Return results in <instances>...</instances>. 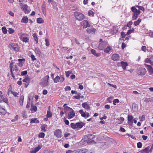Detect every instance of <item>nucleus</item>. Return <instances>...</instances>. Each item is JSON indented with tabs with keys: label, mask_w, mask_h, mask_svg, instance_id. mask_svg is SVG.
Returning a JSON list of instances; mask_svg holds the SVG:
<instances>
[{
	"label": "nucleus",
	"mask_w": 153,
	"mask_h": 153,
	"mask_svg": "<svg viewBox=\"0 0 153 153\" xmlns=\"http://www.w3.org/2000/svg\"><path fill=\"white\" fill-rule=\"evenodd\" d=\"M49 76L47 75L45 76L42 80L40 83L41 86L42 87L48 86L49 85L48 80Z\"/></svg>",
	"instance_id": "1"
},
{
	"label": "nucleus",
	"mask_w": 153,
	"mask_h": 153,
	"mask_svg": "<svg viewBox=\"0 0 153 153\" xmlns=\"http://www.w3.org/2000/svg\"><path fill=\"white\" fill-rule=\"evenodd\" d=\"M74 16L76 19L79 21H82L85 18L84 15L79 12H74Z\"/></svg>",
	"instance_id": "2"
},
{
	"label": "nucleus",
	"mask_w": 153,
	"mask_h": 153,
	"mask_svg": "<svg viewBox=\"0 0 153 153\" xmlns=\"http://www.w3.org/2000/svg\"><path fill=\"white\" fill-rule=\"evenodd\" d=\"M94 137V135L90 134H88L85 137L86 139V141L88 144H93L94 143V140H92Z\"/></svg>",
	"instance_id": "3"
},
{
	"label": "nucleus",
	"mask_w": 153,
	"mask_h": 153,
	"mask_svg": "<svg viewBox=\"0 0 153 153\" xmlns=\"http://www.w3.org/2000/svg\"><path fill=\"white\" fill-rule=\"evenodd\" d=\"M8 47L10 50L15 51H18L19 50V48L16 43H10Z\"/></svg>",
	"instance_id": "4"
},
{
	"label": "nucleus",
	"mask_w": 153,
	"mask_h": 153,
	"mask_svg": "<svg viewBox=\"0 0 153 153\" xmlns=\"http://www.w3.org/2000/svg\"><path fill=\"white\" fill-rule=\"evenodd\" d=\"M64 77L63 75H62L60 77L59 76H57L56 77L53 78V81L55 83H56L59 81L60 82H62L64 80Z\"/></svg>",
	"instance_id": "5"
},
{
	"label": "nucleus",
	"mask_w": 153,
	"mask_h": 153,
	"mask_svg": "<svg viewBox=\"0 0 153 153\" xmlns=\"http://www.w3.org/2000/svg\"><path fill=\"white\" fill-rule=\"evenodd\" d=\"M20 6L21 7V9L25 13H29V10L27 9L28 6L27 5L25 4L21 3L20 4Z\"/></svg>",
	"instance_id": "6"
},
{
	"label": "nucleus",
	"mask_w": 153,
	"mask_h": 153,
	"mask_svg": "<svg viewBox=\"0 0 153 153\" xmlns=\"http://www.w3.org/2000/svg\"><path fill=\"white\" fill-rule=\"evenodd\" d=\"M54 135L58 138H61L62 136V134L61 130L59 129H57L56 130L54 131Z\"/></svg>",
	"instance_id": "7"
},
{
	"label": "nucleus",
	"mask_w": 153,
	"mask_h": 153,
	"mask_svg": "<svg viewBox=\"0 0 153 153\" xmlns=\"http://www.w3.org/2000/svg\"><path fill=\"white\" fill-rule=\"evenodd\" d=\"M107 44L106 41H104L99 44L98 47L99 49L102 50L106 46Z\"/></svg>",
	"instance_id": "8"
},
{
	"label": "nucleus",
	"mask_w": 153,
	"mask_h": 153,
	"mask_svg": "<svg viewBox=\"0 0 153 153\" xmlns=\"http://www.w3.org/2000/svg\"><path fill=\"white\" fill-rule=\"evenodd\" d=\"M79 111L81 116L85 118H86L90 116V115L88 113L86 112H84L82 110H80Z\"/></svg>",
	"instance_id": "9"
},
{
	"label": "nucleus",
	"mask_w": 153,
	"mask_h": 153,
	"mask_svg": "<svg viewBox=\"0 0 153 153\" xmlns=\"http://www.w3.org/2000/svg\"><path fill=\"white\" fill-rule=\"evenodd\" d=\"M146 72V69L144 68H139L137 71V74L141 75H144Z\"/></svg>",
	"instance_id": "10"
},
{
	"label": "nucleus",
	"mask_w": 153,
	"mask_h": 153,
	"mask_svg": "<svg viewBox=\"0 0 153 153\" xmlns=\"http://www.w3.org/2000/svg\"><path fill=\"white\" fill-rule=\"evenodd\" d=\"M81 24L83 26V28H86L87 27H89L90 26V25L89 24L88 21L87 20H84L81 22Z\"/></svg>",
	"instance_id": "11"
},
{
	"label": "nucleus",
	"mask_w": 153,
	"mask_h": 153,
	"mask_svg": "<svg viewBox=\"0 0 153 153\" xmlns=\"http://www.w3.org/2000/svg\"><path fill=\"white\" fill-rule=\"evenodd\" d=\"M30 80V78L28 77H26L22 81L23 82H25V87L27 88V87L29 84Z\"/></svg>",
	"instance_id": "12"
},
{
	"label": "nucleus",
	"mask_w": 153,
	"mask_h": 153,
	"mask_svg": "<svg viewBox=\"0 0 153 153\" xmlns=\"http://www.w3.org/2000/svg\"><path fill=\"white\" fill-rule=\"evenodd\" d=\"M112 59L115 61H117L120 59V56L118 54H113L111 57Z\"/></svg>",
	"instance_id": "13"
},
{
	"label": "nucleus",
	"mask_w": 153,
	"mask_h": 153,
	"mask_svg": "<svg viewBox=\"0 0 153 153\" xmlns=\"http://www.w3.org/2000/svg\"><path fill=\"white\" fill-rule=\"evenodd\" d=\"M48 2L49 3H51L53 9H57L56 3L53 0H48Z\"/></svg>",
	"instance_id": "14"
},
{
	"label": "nucleus",
	"mask_w": 153,
	"mask_h": 153,
	"mask_svg": "<svg viewBox=\"0 0 153 153\" xmlns=\"http://www.w3.org/2000/svg\"><path fill=\"white\" fill-rule=\"evenodd\" d=\"M95 29L93 28H88L87 29V32L89 34H92L95 33Z\"/></svg>",
	"instance_id": "15"
},
{
	"label": "nucleus",
	"mask_w": 153,
	"mask_h": 153,
	"mask_svg": "<svg viewBox=\"0 0 153 153\" xmlns=\"http://www.w3.org/2000/svg\"><path fill=\"white\" fill-rule=\"evenodd\" d=\"M133 117L132 115H128V124L130 125H132L133 123Z\"/></svg>",
	"instance_id": "16"
},
{
	"label": "nucleus",
	"mask_w": 153,
	"mask_h": 153,
	"mask_svg": "<svg viewBox=\"0 0 153 153\" xmlns=\"http://www.w3.org/2000/svg\"><path fill=\"white\" fill-rule=\"evenodd\" d=\"M131 10L133 12V13L140 14V11L139 10H137L135 7H132L131 8Z\"/></svg>",
	"instance_id": "17"
},
{
	"label": "nucleus",
	"mask_w": 153,
	"mask_h": 153,
	"mask_svg": "<svg viewBox=\"0 0 153 153\" xmlns=\"http://www.w3.org/2000/svg\"><path fill=\"white\" fill-rule=\"evenodd\" d=\"M70 111L68 114V117L69 119L73 118L75 116V113L74 111L72 110Z\"/></svg>",
	"instance_id": "18"
},
{
	"label": "nucleus",
	"mask_w": 153,
	"mask_h": 153,
	"mask_svg": "<svg viewBox=\"0 0 153 153\" xmlns=\"http://www.w3.org/2000/svg\"><path fill=\"white\" fill-rule=\"evenodd\" d=\"M85 124V123H83L81 122H79L76 123V125L77 127L78 128H81Z\"/></svg>",
	"instance_id": "19"
},
{
	"label": "nucleus",
	"mask_w": 153,
	"mask_h": 153,
	"mask_svg": "<svg viewBox=\"0 0 153 153\" xmlns=\"http://www.w3.org/2000/svg\"><path fill=\"white\" fill-rule=\"evenodd\" d=\"M28 18L27 16H23L21 20V22L22 23H27L28 22Z\"/></svg>",
	"instance_id": "20"
},
{
	"label": "nucleus",
	"mask_w": 153,
	"mask_h": 153,
	"mask_svg": "<svg viewBox=\"0 0 153 153\" xmlns=\"http://www.w3.org/2000/svg\"><path fill=\"white\" fill-rule=\"evenodd\" d=\"M14 73L17 75L19 74V71L17 68V65H15L13 69Z\"/></svg>",
	"instance_id": "21"
},
{
	"label": "nucleus",
	"mask_w": 153,
	"mask_h": 153,
	"mask_svg": "<svg viewBox=\"0 0 153 153\" xmlns=\"http://www.w3.org/2000/svg\"><path fill=\"white\" fill-rule=\"evenodd\" d=\"M78 153H85L88 152V150L86 149H81L77 150Z\"/></svg>",
	"instance_id": "22"
},
{
	"label": "nucleus",
	"mask_w": 153,
	"mask_h": 153,
	"mask_svg": "<svg viewBox=\"0 0 153 153\" xmlns=\"http://www.w3.org/2000/svg\"><path fill=\"white\" fill-rule=\"evenodd\" d=\"M82 106L85 109L87 110L90 109V106L87 102H84L82 103Z\"/></svg>",
	"instance_id": "23"
},
{
	"label": "nucleus",
	"mask_w": 153,
	"mask_h": 153,
	"mask_svg": "<svg viewBox=\"0 0 153 153\" xmlns=\"http://www.w3.org/2000/svg\"><path fill=\"white\" fill-rule=\"evenodd\" d=\"M121 64L123 69L124 70L126 68V67L128 65L127 63L126 62L122 61L121 62Z\"/></svg>",
	"instance_id": "24"
},
{
	"label": "nucleus",
	"mask_w": 153,
	"mask_h": 153,
	"mask_svg": "<svg viewBox=\"0 0 153 153\" xmlns=\"http://www.w3.org/2000/svg\"><path fill=\"white\" fill-rule=\"evenodd\" d=\"M91 53L93 54H94V55L95 56H96L97 57H99L100 55V53H96V52L95 50L94 49H91Z\"/></svg>",
	"instance_id": "25"
},
{
	"label": "nucleus",
	"mask_w": 153,
	"mask_h": 153,
	"mask_svg": "<svg viewBox=\"0 0 153 153\" xmlns=\"http://www.w3.org/2000/svg\"><path fill=\"white\" fill-rule=\"evenodd\" d=\"M35 51L36 53L39 55H40L42 54L41 51L38 48H35Z\"/></svg>",
	"instance_id": "26"
},
{
	"label": "nucleus",
	"mask_w": 153,
	"mask_h": 153,
	"mask_svg": "<svg viewBox=\"0 0 153 153\" xmlns=\"http://www.w3.org/2000/svg\"><path fill=\"white\" fill-rule=\"evenodd\" d=\"M148 67L147 69L148 71L151 74H153V69L152 67L149 65H146Z\"/></svg>",
	"instance_id": "27"
},
{
	"label": "nucleus",
	"mask_w": 153,
	"mask_h": 153,
	"mask_svg": "<svg viewBox=\"0 0 153 153\" xmlns=\"http://www.w3.org/2000/svg\"><path fill=\"white\" fill-rule=\"evenodd\" d=\"M144 101L146 103L153 101V97L151 98H146L145 99Z\"/></svg>",
	"instance_id": "28"
},
{
	"label": "nucleus",
	"mask_w": 153,
	"mask_h": 153,
	"mask_svg": "<svg viewBox=\"0 0 153 153\" xmlns=\"http://www.w3.org/2000/svg\"><path fill=\"white\" fill-rule=\"evenodd\" d=\"M24 99V96L22 95L21 96L20 100L19 101V103L20 105H22L23 103V100Z\"/></svg>",
	"instance_id": "29"
},
{
	"label": "nucleus",
	"mask_w": 153,
	"mask_h": 153,
	"mask_svg": "<svg viewBox=\"0 0 153 153\" xmlns=\"http://www.w3.org/2000/svg\"><path fill=\"white\" fill-rule=\"evenodd\" d=\"M141 21V19L140 18L138 19L137 21H134V25L135 26H137L138 25Z\"/></svg>",
	"instance_id": "30"
},
{
	"label": "nucleus",
	"mask_w": 153,
	"mask_h": 153,
	"mask_svg": "<svg viewBox=\"0 0 153 153\" xmlns=\"http://www.w3.org/2000/svg\"><path fill=\"white\" fill-rule=\"evenodd\" d=\"M149 147H147L144 149L142 151V153H149Z\"/></svg>",
	"instance_id": "31"
},
{
	"label": "nucleus",
	"mask_w": 153,
	"mask_h": 153,
	"mask_svg": "<svg viewBox=\"0 0 153 153\" xmlns=\"http://www.w3.org/2000/svg\"><path fill=\"white\" fill-rule=\"evenodd\" d=\"M30 110L31 111H36L37 110V108L36 106L33 105H31V107L30 109Z\"/></svg>",
	"instance_id": "32"
},
{
	"label": "nucleus",
	"mask_w": 153,
	"mask_h": 153,
	"mask_svg": "<svg viewBox=\"0 0 153 153\" xmlns=\"http://www.w3.org/2000/svg\"><path fill=\"white\" fill-rule=\"evenodd\" d=\"M139 14H137V13H133V16L132 18V19L134 20L136 19L137 18Z\"/></svg>",
	"instance_id": "33"
},
{
	"label": "nucleus",
	"mask_w": 153,
	"mask_h": 153,
	"mask_svg": "<svg viewBox=\"0 0 153 153\" xmlns=\"http://www.w3.org/2000/svg\"><path fill=\"white\" fill-rule=\"evenodd\" d=\"M37 22L38 23H42L44 22V20L42 18H38L37 19Z\"/></svg>",
	"instance_id": "34"
},
{
	"label": "nucleus",
	"mask_w": 153,
	"mask_h": 153,
	"mask_svg": "<svg viewBox=\"0 0 153 153\" xmlns=\"http://www.w3.org/2000/svg\"><path fill=\"white\" fill-rule=\"evenodd\" d=\"M33 36L35 40L36 41V44H37L38 43V38L37 37L36 34V33H34L33 35Z\"/></svg>",
	"instance_id": "35"
},
{
	"label": "nucleus",
	"mask_w": 153,
	"mask_h": 153,
	"mask_svg": "<svg viewBox=\"0 0 153 153\" xmlns=\"http://www.w3.org/2000/svg\"><path fill=\"white\" fill-rule=\"evenodd\" d=\"M111 48L110 46H108L104 49V51L106 53H108L111 50Z\"/></svg>",
	"instance_id": "36"
},
{
	"label": "nucleus",
	"mask_w": 153,
	"mask_h": 153,
	"mask_svg": "<svg viewBox=\"0 0 153 153\" xmlns=\"http://www.w3.org/2000/svg\"><path fill=\"white\" fill-rule=\"evenodd\" d=\"M71 128L73 129H75L76 128H77V126L76 125V123L75 124L72 123L71 124Z\"/></svg>",
	"instance_id": "37"
},
{
	"label": "nucleus",
	"mask_w": 153,
	"mask_h": 153,
	"mask_svg": "<svg viewBox=\"0 0 153 153\" xmlns=\"http://www.w3.org/2000/svg\"><path fill=\"white\" fill-rule=\"evenodd\" d=\"M42 11L44 14H45L46 13L45 5V4H43L42 5Z\"/></svg>",
	"instance_id": "38"
},
{
	"label": "nucleus",
	"mask_w": 153,
	"mask_h": 153,
	"mask_svg": "<svg viewBox=\"0 0 153 153\" xmlns=\"http://www.w3.org/2000/svg\"><path fill=\"white\" fill-rule=\"evenodd\" d=\"M30 98L28 96V100H27V103L26 106V108H30Z\"/></svg>",
	"instance_id": "39"
},
{
	"label": "nucleus",
	"mask_w": 153,
	"mask_h": 153,
	"mask_svg": "<svg viewBox=\"0 0 153 153\" xmlns=\"http://www.w3.org/2000/svg\"><path fill=\"white\" fill-rule=\"evenodd\" d=\"M52 114L50 111H48L47 114V118H50L52 117Z\"/></svg>",
	"instance_id": "40"
},
{
	"label": "nucleus",
	"mask_w": 153,
	"mask_h": 153,
	"mask_svg": "<svg viewBox=\"0 0 153 153\" xmlns=\"http://www.w3.org/2000/svg\"><path fill=\"white\" fill-rule=\"evenodd\" d=\"M134 7H137L138 8V10H141L143 11H144V8L143 7L138 6L137 5L135 6Z\"/></svg>",
	"instance_id": "41"
},
{
	"label": "nucleus",
	"mask_w": 153,
	"mask_h": 153,
	"mask_svg": "<svg viewBox=\"0 0 153 153\" xmlns=\"http://www.w3.org/2000/svg\"><path fill=\"white\" fill-rule=\"evenodd\" d=\"M2 30L4 34H6L7 32V30L5 27H3L2 28Z\"/></svg>",
	"instance_id": "42"
},
{
	"label": "nucleus",
	"mask_w": 153,
	"mask_h": 153,
	"mask_svg": "<svg viewBox=\"0 0 153 153\" xmlns=\"http://www.w3.org/2000/svg\"><path fill=\"white\" fill-rule=\"evenodd\" d=\"M66 153H78V152L77 150L74 151H72L71 150H68L66 152Z\"/></svg>",
	"instance_id": "43"
},
{
	"label": "nucleus",
	"mask_w": 153,
	"mask_h": 153,
	"mask_svg": "<svg viewBox=\"0 0 153 153\" xmlns=\"http://www.w3.org/2000/svg\"><path fill=\"white\" fill-rule=\"evenodd\" d=\"M11 92L12 94H13V95L15 97H17V95H19V92H13V91H11Z\"/></svg>",
	"instance_id": "44"
},
{
	"label": "nucleus",
	"mask_w": 153,
	"mask_h": 153,
	"mask_svg": "<svg viewBox=\"0 0 153 153\" xmlns=\"http://www.w3.org/2000/svg\"><path fill=\"white\" fill-rule=\"evenodd\" d=\"M8 32L10 34H12L14 32V30L12 28H9Z\"/></svg>",
	"instance_id": "45"
},
{
	"label": "nucleus",
	"mask_w": 153,
	"mask_h": 153,
	"mask_svg": "<svg viewBox=\"0 0 153 153\" xmlns=\"http://www.w3.org/2000/svg\"><path fill=\"white\" fill-rule=\"evenodd\" d=\"M45 135V134L44 133L41 132L39 133V137L40 138H43L44 137Z\"/></svg>",
	"instance_id": "46"
},
{
	"label": "nucleus",
	"mask_w": 153,
	"mask_h": 153,
	"mask_svg": "<svg viewBox=\"0 0 153 153\" xmlns=\"http://www.w3.org/2000/svg\"><path fill=\"white\" fill-rule=\"evenodd\" d=\"M29 40V39L27 37H23L22 41L25 42H28Z\"/></svg>",
	"instance_id": "47"
},
{
	"label": "nucleus",
	"mask_w": 153,
	"mask_h": 153,
	"mask_svg": "<svg viewBox=\"0 0 153 153\" xmlns=\"http://www.w3.org/2000/svg\"><path fill=\"white\" fill-rule=\"evenodd\" d=\"M72 110L73 109L72 108H71L68 106H66L64 108V110L70 111H72Z\"/></svg>",
	"instance_id": "48"
},
{
	"label": "nucleus",
	"mask_w": 153,
	"mask_h": 153,
	"mask_svg": "<svg viewBox=\"0 0 153 153\" xmlns=\"http://www.w3.org/2000/svg\"><path fill=\"white\" fill-rule=\"evenodd\" d=\"M18 61L19 62H21L22 63H24L25 61V59L23 58V59H18Z\"/></svg>",
	"instance_id": "49"
},
{
	"label": "nucleus",
	"mask_w": 153,
	"mask_h": 153,
	"mask_svg": "<svg viewBox=\"0 0 153 153\" xmlns=\"http://www.w3.org/2000/svg\"><path fill=\"white\" fill-rule=\"evenodd\" d=\"M134 30L133 28H132V29H130L128 30L126 34L127 35H129L130 34L132 33L134 31Z\"/></svg>",
	"instance_id": "50"
},
{
	"label": "nucleus",
	"mask_w": 153,
	"mask_h": 153,
	"mask_svg": "<svg viewBox=\"0 0 153 153\" xmlns=\"http://www.w3.org/2000/svg\"><path fill=\"white\" fill-rule=\"evenodd\" d=\"M137 146L138 148H140L142 147V144L140 142H139L137 143Z\"/></svg>",
	"instance_id": "51"
},
{
	"label": "nucleus",
	"mask_w": 153,
	"mask_h": 153,
	"mask_svg": "<svg viewBox=\"0 0 153 153\" xmlns=\"http://www.w3.org/2000/svg\"><path fill=\"white\" fill-rule=\"evenodd\" d=\"M41 147L39 145H38L37 147H36L34 150L37 152L41 149Z\"/></svg>",
	"instance_id": "52"
},
{
	"label": "nucleus",
	"mask_w": 153,
	"mask_h": 153,
	"mask_svg": "<svg viewBox=\"0 0 153 153\" xmlns=\"http://www.w3.org/2000/svg\"><path fill=\"white\" fill-rule=\"evenodd\" d=\"M45 41L46 42L45 44L47 46H49L50 45V43L49 40L47 39H45Z\"/></svg>",
	"instance_id": "53"
},
{
	"label": "nucleus",
	"mask_w": 153,
	"mask_h": 153,
	"mask_svg": "<svg viewBox=\"0 0 153 153\" xmlns=\"http://www.w3.org/2000/svg\"><path fill=\"white\" fill-rule=\"evenodd\" d=\"M2 101L6 103H7L8 101V99L6 97L3 98V97L2 99Z\"/></svg>",
	"instance_id": "54"
},
{
	"label": "nucleus",
	"mask_w": 153,
	"mask_h": 153,
	"mask_svg": "<svg viewBox=\"0 0 153 153\" xmlns=\"http://www.w3.org/2000/svg\"><path fill=\"white\" fill-rule=\"evenodd\" d=\"M94 13L91 10L89 11L88 13V14L89 16H93L94 15Z\"/></svg>",
	"instance_id": "55"
},
{
	"label": "nucleus",
	"mask_w": 153,
	"mask_h": 153,
	"mask_svg": "<svg viewBox=\"0 0 153 153\" xmlns=\"http://www.w3.org/2000/svg\"><path fill=\"white\" fill-rule=\"evenodd\" d=\"M71 74V72L69 71H65L66 76L67 77L69 76V74Z\"/></svg>",
	"instance_id": "56"
},
{
	"label": "nucleus",
	"mask_w": 153,
	"mask_h": 153,
	"mask_svg": "<svg viewBox=\"0 0 153 153\" xmlns=\"http://www.w3.org/2000/svg\"><path fill=\"white\" fill-rule=\"evenodd\" d=\"M119 101L118 99H116L114 100H113V104L114 105H116V103H118L119 102Z\"/></svg>",
	"instance_id": "57"
},
{
	"label": "nucleus",
	"mask_w": 153,
	"mask_h": 153,
	"mask_svg": "<svg viewBox=\"0 0 153 153\" xmlns=\"http://www.w3.org/2000/svg\"><path fill=\"white\" fill-rule=\"evenodd\" d=\"M27 74V71H23L22 72L21 75L22 76H24Z\"/></svg>",
	"instance_id": "58"
},
{
	"label": "nucleus",
	"mask_w": 153,
	"mask_h": 153,
	"mask_svg": "<svg viewBox=\"0 0 153 153\" xmlns=\"http://www.w3.org/2000/svg\"><path fill=\"white\" fill-rule=\"evenodd\" d=\"M13 63H14L13 62H11L10 64L9 67L10 68V71H12V70H13Z\"/></svg>",
	"instance_id": "59"
},
{
	"label": "nucleus",
	"mask_w": 153,
	"mask_h": 153,
	"mask_svg": "<svg viewBox=\"0 0 153 153\" xmlns=\"http://www.w3.org/2000/svg\"><path fill=\"white\" fill-rule=\"evenodd\" d=\"M71 90V88L70 86H67L65 87V90L66 91H70Z\"/></svg>",
	"instance_id": "60"
},
{
	"label": "nucleus",
	"mask_w": 153,
	"mask_h": 153,
	"mask_svg": "<svg viewBox=\"0 0 153 153\" xmlns=\"http://www.w3.org/2000/svg\"><path fill=\"white\" fill-rule=\"evenodd\" d=\"M36 118H33L31 119L30 120V123H35L36 122Z\"/></svg>",
	"instance_id": "61"
},
{
	"label": "nucleus",
	"mask_w": 153,
	"mask_h": 153,
	"mask_svg": "<svg viewBox=\"0 0 153 153\" xmlns=\"http://www.w3.org/2000/svg\"><path fill=\"white\" fill-rule=\"evenodd\" d=\"M2 93V92L0 91V102H2V99L3 97Z\"/></svg>",
	"instance_id": "62"
},
{
	"label": "nucleus",
	"mask_w": 153,
	"mask_h": 153,
	"mask_svg": "<svg viewBox=\"0 0 153 153\" xmlns=\"http://www.w3.org/2000/svg\"><path fill=\"white\" fill-rule=\"evenodd\" d=\"M30 57L33 61L36 60V59L34 56L33 54L31 55Z\"/></svg>",
	"instance_id": "63"
},
{
	"label": "nucleus",
	"mask_w": 153,
	"mask_h": 153,
	"mask_svg": "<svg viewBox=\"0 0 153 153\" xmlns=\"http://www.w3.org/2000/svg\"><path fill=\"white\" fill-rule=\"evenodd\" d=\"M146 47L145 46H143L141 48V50L144 52L146 51Z\"/></svg>",
	"instance_id": "64"
}]
</instances>
